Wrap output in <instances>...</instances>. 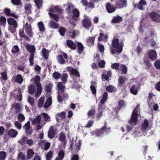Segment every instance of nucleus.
Listing matches in <instances>:
<instances>
[{"mask_svg": "<svg viewBox=\"0 0 160 160\" xmlns=\"http://www.w3.org/2000/svg\"><path fill=\"white\" fill-rule=\"evenodd\" d=\"M112 45L113 48L116 50V52L120 53L122 52L123 46V42H119L118 39L114 37L112 40Z\"/></svg>", "mask_w": 160, "mask_h": 160, "instance_id": "obj_1", "label": "nucleus"}, {"mask_svg": "<svg viewBox=\"0 0 160 160\" xmlns=\"http://www.w3.org/2000/svg\"><path fill=\"white\" fill-rule=\"evenodd\" d=\"M139 104H138L134 109L132 114L130 120L128 121L131 125L134 123V125H135L138 122V112L139 111Z\"/></svg>", "mask_w": 160, "mask_h": 160, "instance_id": "obj_2", "label": "nucleus"}, {"mask_svg": "<svg viewBox=\"0 0 160 160\" xmlns=\"http://www.w3.org/2000/svg\"><path fill=\"white\" fill-rule=\"evenodd\" d=\"M27 50L30 52V56L29 58V61L30 65L32 66L33 65V60L34 54L35 52V48L34 45H30L27 44L25 46Z\"/></svg>", "mask_w": 160, "mask_h": 160, "instance_id": "obj_3", "label": "nucleus"}, {"mask_svg": "<svg viewBox=\"0 0 160 160\" xmlns=\"http://www.w3.org/2000/svg\"><path fill=\"white\" fill-rule=\"evenodd\" d=\"M110 128H107V123L106 122L104 125L100 129L97 130L95 132L96 136L98 137L103 135L105 133L107 134L110 132Z\"/></svg>", "mask_w": 160, "mask_h": 160, "instance_id": "obj_4", "label": "nucleus"}, {"mask_svg": "<svg viewBox=\"0 0 160 160\" xmlns=\"http://www.w3.org/2000/svg\"><path fill=\"white\" fill-rule=\"evenodd\" d=\"M115 6L117 9H121L127 6V0H115Z\"/></svg>", "mask_w": 160, "mask_h": 160, "instance_id": "obj_5", "label": "nucleus"}, {"mask_svg": "<svg viewBox=\"0 0 160 160\" xmlns=\"http://www.w3.org/2000/svg\"><path fill=\"white\" fill-rule=\"evenodd\" d=\"M23 28L27 35L29 37L32 38L33 34L31 26L27 22L23 26Z\"/></svg>", "mask_w": 160, "mask_h": 160, "instance_id": "obj_6", "label": "nucleus"}, {"mask_svg": "<svg viewBox=\"0 0 160 160\" xmlns=\"http://www.w3.org/2000/svg\"><path fill=\"white\" fill-rule=\"evenodd\" d=\"M149 16L153 21L157 23L160 22V15L157 13L152 12L149 13Z\"/></svg>", "mask_w": 160, "mask_h": 160, "instance_id": "obj_7", "label": "nucleus"}, {"mask_svg": "<svg viewBox=\"0 0 160 160\" xmlns=\"http://www.w3.org/2000/svg\"><path fill=\"white\" fill-rule=\"evenodd\" d=\"M82 20V26L86 29H88L91 26V22L90 19L87 17H86Z\"/></svg>", "mask_w": 160, "mask_h": 160, "instance_id": "obj_8", "label": "nucleus"}, {"mask_svg": "<svg viewBox=\"0 0 160 160\" xmlns=\"http://www.w3.org/2000/svg\"><path fill=\"white\" fill-rule=\"evenodd\" d=\"M147 4V2L145 0H140L138 3L135 4L133 5L134 8L138 9L140 10H143V6H146Z\"/></svg>", "mask_w": 160, "mask_h": 160, "instance_id": "obj_9", "label": "nucleus"}, {"mask_svg": "<svg viewBox=\"0 0 160 160\" xmlns=\"http://www.w3.org/2000/svg\"><path fill=\"white\" fill-rule=\"evenodd\" d=\"M23 78L20 74H18L16 76H13L11 81L12 82H15L19 84H21L23 82Z\"/></svg>", "mask_w": 160, "mask_h": 160, "instance_id": "obj_10", "label": "nucleus"}, {"mask_svg": "<svg viewBox=\"0 0 160 160\" xmlns=\"http://www.w3.org/2000/svg\"><path fill=\"white\" fill-rule=\"evenodd\" d=\"M106 8L107 11L109 13L114 12L116 8L115 6H113L109 2H108L106 4Z\"/></svg>", "mask_w": 160, "mask_h": 160, "instance_id": "obj_11", "label": "nucleus"}, {"mask_svg": "<svg viewBox=\"0 0 160 160\" xmlns=\"http://www.w3.org/2000/svg\"><path fill=\"white\" fill-rule=\"evenodd\" d=\"M57 129H54L52 126H50L49 128V130L48 132V137L50 139L53 138L56 135V132Z\"/></svg>", "mask_w": 160, "mask_h": 160, "instance_id": "obj_12", "label": "nucleus"}, {"mask_svg": "<svg viewBox=\"0 0 160 160\" xmlns=\"http://www.w3.org/2000/svg\"><path fill=\"white\" fill-rule=\"evenodd\" d=\"M7 22L9 25L12 26L14 28L16 29L17 28L18 23L14 19L9 18L7 19Z\"/></svg>", "mask_w": 160, "mask_h": 160, "instance_id": "obj_13", "label": "nucleus"}, {"mask_svg": "<svg viewBox=\"0 0 160 160\" xmlns=\"http://www.w3.org/2000/svg\"><path fill=\"white\" fill-rule=\"evenodd\" d=\"M91 85L90 86V88L92 92V94L96 95L97 93V90L96 89L97 86V83L95 81H92L91 82Z\"/></svg>", "mask_w": 160, "mask_h": 160, "instance_id": "obj_14", "label": "nucleus"}, {"mask_svg": "<svg viewBox=\"0 0 160 160\" xmlns=\"http://www.w3.org/2000/svg\"><path fill=\"white\" fill-rule=\"evenodd\" d=\"M143 62L148 68H150L152 66V63L148 57L144 56L143 58Z\"/></svg>", "mask_w": 160, "mask_h": 160, "instance_id": "obj_15", "label": "nucleus"}, {"mask_svg": "<svg viewBox=\"0 0 160 160\" xmlns=\"http://www.w3.org/2000/svg\"><path fill=\"white\" fill-rule=\"evenodd\" d=\"M157 53L154 50H151L148 53V57L151 60H154L157 58Z\"/></svg>", "mask_w": 160, "mask_h": 160, "instance_id": "obj_16", "label": "nucleus"}, {"mask_svg": "<svg viewBox=\"0 0 160 160\" xmlns=\"http://www.w3.org/2000/svg\"><path fill=\"white\" fill-rule=\"evenodd\" d=\"M18 134V132L17 130L13 129H10L8 132V135L12 138H15Z\"/></svg>", "mask_w": 160, "mask_h": 160, "instance_id": "obj_17", "label": "nucleus"}, {"mask_svg": "<svg viewBox=\"0 0 160 160\" xmlns=\"http://www.w3.org/2000/svg\"><path fill=\"white\" fill-rule=\"evenodd\" d=\"M66 43L68 46L71 49L75 50L76 49V45L72 41L68 40L67 41Z\"/></svg>", "mask_w": 160, "mask_h": 160, "instance_id": "obj_18", "label": "nucleus"}, {"mask_svg": "<svg viewBox=\"0 0 160 160\" xmlns=\"http://www.w3.org/2000/svg\"><path fill=\"white\" fill-rule=\"evenodd\" d=\"M126 78L125 77H123L122 76H120L118 79V87L121 88L123 84L125 83Z\"/></svg>", "mask_w": 160, "mask_h": 160, "instance_id": "obj_19", "label": "nucleus"}, {"mask_svg": "<svg viewBox=\"0 0 160 160\" xmlns=\"http://www.w3.org/2000/svg\"><path fill=\"white\" fill-rule=\"evenodd\" d=\"M77 52L79 55H81L84 50V47L82 44L80 42H78L77 44Z\"/></svg>", "mask_w": 160, "mask_h": 160, "instance_id": "obj_20", "label": "nucleus"}, {"mask_svg": "<svg viewBox=\"0 0 160 160\" xmlns=\"http://www.w3.org/2000/svg\"><path fill=\"white\" fill-rule=\"evenodd\" d=\"M108 97V93L107 92H105L103 93L102 98L100 100V103L102 104H104L107 99Z\"/></svg>", "mask_w": 160, "mask_h": 160, "instance_id": "obj_21", "label": "nucleus"}, {"mask_svg": "<svg viewBox=\"0 0 160 160\" xmlns=\"http://www.w3.org/2000/svg\"><path fill=\"white\" fill-rule=\"evenodd\" d=\"M52 103V99L51 98H49L47 99L43 105L44 108L46 109L50 106Z\"/></svg>", "mask_w": 160, "mask_h": 160, "instance_id": "obj_22", "label": "nucleus"}, {"mask_svg": "<svg viewBox=\"0 0 160 160\" xmlns=\"http://www.w3.org/2000/svg\"><path fill=\"white\" fill-rule=\"evenodd\" d=\"M149 122L147 120L145 119L141 125V129L142 130H146L148 127Z\"/></svg>", "mask_w": 160, "mask_h": 160, "instance_id": "obj_23", "label": "nucleus"}, {"mask_svg": "<svg viewBox=\"0 0 160 160\" xmlns=\"http://www.w3.org/2000/svg\"><path fill=\"white\" fill-rule=\"evenodd\" d=\"M27 157L28 159H31L34 154V152L32 149H28L27 152Z\"/></svg>", "mask_w": 160, "mask_h": 160, "instance_id": "obj_24", "label": "nucleus"}, {"mask_svg": "<svg viewBox=\"0 0 160 160\" xmlns=\"http://www.w3.org/2000/svg\"><path fill=\"white\" fill-rule=\"evenodd\" d=\"M106 90L109 92L112 93L117 91V89L112 85H109L106 88Z\"/></svg>", "mask_w": 160, "mask_h": 160, "instance_id": "obj_25", "label": "nucleus"}, {"mask_svg": "<svg viewBox=\"0 0 160 160\" xmlns=\"http://www.w3.org/2000/svg\"><path fill=\"white\" fill-rule=\"evenodd\" d=\"M57 85L59 92H63L64 91V88L65 87L64 86L62 82H58Z\"/></svg>", "mask_w": 160, "mask_h": 160, "instance_id": "obj_26", "label": "nucleus"}, {"mask_svg": "<svg viewBox=\"0 0 160 160\" xmlns=\"http://www.w3.org/2000/svg\"><path fill=\"white\" fill-rule=\"evenodd\" d=\"M19 34L20 37H22L25 39V40L28 41L29 40L28 37L25 35L23 29H20L19 31Z\"/></svg>", "mask_w": 160, "mask_h": 160, "instance_id": "obj_27", "label": "nucleus"}, {"mask_svg": "<svg viewBox=\"0 0 160 160\" xmlns=\"http://www.w3.org/2000/svg\"><path fill=\"white\" fill-rule=\"evenodd\" d=\"M122 17L118 16L113 18L112 20V23H119L122 21Z\"/></svg>", "mask_w": 160, "mask_h": 160, "instance_id": "obj_28", "label": "nucleus"}, {"mask_svg": "<svg viewBox=\"0 0 160 160\" xmlns=\"http://www.w3.org/2000/svg\"><path fill=\"white\" fill-rule=\"evenodd\" d=\"M36 91V88L35 86L31 85L28 89V92L31 94H33Z\"/></svg>", "mask_w": 160, "mask_h": 160, "instance_id": "obj_29", "label": "nucleus"}, {"mask_svg": "<svg viewBox=\"0 0 160 160\" xmlns=\"http://www.w3.org/2000/svg\"><path fill=\"white\" fill-rule=\"evenodd\" d=\"M38 25L40 32H44L45 31L44 25L42 22H39L38 23Z\"/></svg>", "mask_w": 160, "mask_h": 160, "instance_id": "obj_30", "label": "nucleus"}, {"mask_svg": "<svg viewBox=\"0 0 160 160\" xmlns=\"http://www.w3.org/2000/svg\"><path fill=\"white\" fill-rule=\"evenodd\" d=\"M57 61L58 63L62 64H64L66 62L63 56L61 55L57 56Z\"/></svg>", "mask_w": 160, "mask_h": 160, "instance_id": "obj_31", "label": "nucleus"}, {"mask_svg": "<svg viewBox=\"0 0 160 160\" xmlns=\"http://www.w3.org/2000/svg\"><path fill=\"white\" fill-rule=\"evenodd\" d=\"M74 5L72 3H69L66 9V12L68 14H70L73 9Z\"/></svg>", "mask_w": 160, "mask_h": 160, "instance_id": "obj_32", "label": "nucleus"}, {"mask_svg": "<svg viewBox=\"0 0 160 160\" xmlns=\"http://www.w3.org/2000/svg\"><path fill=\"white\" fill-rule=\"evenodd\" d=\"M94 38L92 37H89L86 40L87 44L89 46H92L94 42Z\"/></svg>", "mask_w": 160, "mask_h": 160, "instance_id": "obj_33", "label": "nucleus"}, {"mask_svg": "<svg viewBox=\"0 0 160 160\" xmlns=\"http://www.w3.org/2000/svg\"><path fill=\"white\" fill-rule=\"evenodd\" d=\"M28 138L25 136H23L21 139L18 141V143H20L22 146H23L26 143Z\"/></svg>", "mask_w": 160, "mask_h": 160, "instance_id": "obj_34", "label": "nucleus"}, {"mask_svg": "<svg viewBox=\"0 0 160 160\" xmlns=\"http://www.w3.org/2000/svg\"><path fill=\"white\" fill-rule=\"evenodd\" d=\"M31 4H26L25 5V9L26 11V13L27 14H30L31 13Z\"/></svg>", "mask_w": 160, "mask_h": 160, "instance_id": "obj_35", "label": "nucleus"}, {"mask_svg": "<svg viewBox=\"0 0 160 160\" xmlns=\"http://www.w3.org/2000/svg\"><path fill=\"white\" fill-rule=\"evenodd\" d=\"M41 120V117L40 115L37 116L35 119L32 121V123L33 124H39L40 123Z\"/></svg>", "mask_w": 160, "mask_h": 160, "instance_id": "obj_36", "label": "nucleus"}, {"mask_svg": "<svg viewBox=\"0 0 160 160\" xmlns=\"http://www.w3.org/2000/svg\"><path fill=\"white\" fill-rule=\"evenodd\" d=\"M44 100L45 98L43 97H41L40 98L38 104V106L39 108H41L42 107Z\"/></svg>", "mask_w": 160, "mask_h": 160, "instance_id": "obj_37", "label": "nucleus"}, {"mask_svg": "<svg viewBox=\"0 0 160 160\" xmlns=\"http://www.w3.org/2000/svg\"><path fill=\"white\" fill-rule=\"evenodd\" d=\"M42 52L43 58L46 59H48V52L45 48H43L42 49Z\"/></svg>", "mask_w": 160, "mask_h": 160, "instance_id": "obj_38", "label": "nucleus"}, {"mask_svg": "<svg viewBox=\"0 0 160 160\" xmlns=\"http://www.w3.org/2000/svg\"><path fill=\"white\" fill-rule=\"evenodd\" d=\"M58 156L56 158H58L59 160H62L65 155L64 152L62 150H60L58 152Z\"/></svg>", "mask_w": 160, "mask_h": 160, "instance_id": "obj_39", "label": "nucleus"}, {"mask_svg": "<svg viewBox=\"0 0 160 160\" xmlns=\"http://www.w3.org/2000/svg\"><path fill=\"white\" fill-rule=\"evenodd\" d=\"M12 108H15V112L17 114L20 111V104L16 103L15 104H12Z\"/></svg>", "mask_w": 160, "mask_h": 160, "instance_id": "obj_40", "label": "nucleus"}, {"mask_svg": "<svg viewBox=\"0 0 160 160\" xmlns=\"http://www.w3.org/2000/svg\"><path fill=\"white\" fill-rule=\"evenodd\" d=\"M49 15L51 18H53V19L56 21V22H58L59 20V18L58 16L54 13L52 12H49Z\"/></svg>", "mask_w": 160, "mask_h": 160, "instance_id": "obj_41", "label": "nucleus"}, {"mask_svg": "<svg viewBox=\"0 0 160 160\" xmlns=\"http://www.w3.org/2000/svg\"><path fill=\"white\" fill-rule=\"evenodd\" d=\"M50 27L52 28L56 29L58 27V25L53 21L51 20L50 22Z\"/></svg>", "mask_w": 160, "mask_h": 160, "instance_id": "obj_42", "label": "nucleus"}, {"mask_svg": "<svg viewBox=\"0 0 160 160\" xmlns=\"http://www.w3.org/2000/svg\"><path fill=\"white\" fill-rule=\"evenodd\" d=\"M118 105L120 108H124L126 105V102L123 100H120L118 102Z\"/></svg>", "mask_w": 160, "mask_h": 160, "instance_id": "obj_43", "label": "nucleus"}, {"mask_svg": "<svg viewBox=\"0 0 160 160\" xmlns=\"http://www.w3.org/2000/svg\"><path fill=\"white\" fill-rule=\"evenodd\" d=\"M70 74L78 77H80V76L78 72L76 69L72 68L70 72Z\"/></svg>", "mask_w": 160, "mask_h": 160, "instance_id": "obj_44", "label": "nucleus"}, {"mask_svg": "<svg viewBox=\"0 0 160 160\" xmlns=\"http://www.w3.org/2000/svg\"><path fill=\"white\" fill-rule=\"evenodd\" d=\"M41 115L43 116V118L45 122H49L50 121V117L45 112L42 113Z\"/></svg>", "mask_w": 160, "mask_h": 160, "instance_id": "obj_45", "label": "nucleus"}, {"mask_svg": "<svg viewBox=\"0 0 160 160\" xmlns=\"http://www.w3.org/2000/svg\"><path fill=\"white\" fill-rule=\"evenodd\" d=\"M34 2L37 6V8L40 9V7L42 5V0H35Z\"/></svg>", "mask_w": 160, "mask_h": 160, "instance_id": "obj_46", "label": "nucleus"}, {"mask_svg": "<svg viewBox=\"0 0 160 160\" xmlns=\"http://www.w3.org/2000/svg\"><path fill=\"white\" fill-rule=\"evenodd\" d=\"M96 110L95 108H92L89 110L87 113V115L88 117H92V116L94 115L95 113Z\"/></svg>", "mask_w": 160, "mask_h": 160, "instance_id": "obj_47", "label": "nucleus"}, {"mask_svg": "<svg viewBox=\"0 0 160 160\" xmlns=\"http://www.w3.org/2000/svg\"><path fill=\"white\" fill-rule=\"evenodd\" d=\"M52 76L56 79H58L61 76V74L58 72H55L52 74Z\"/></svg>", "mask_w": 160, "mask_h": 160, "instance_id": "obj_48", "label": "nucleus"}, {"mask_svg": "<svg viewBox=\"0 0 160 160\" xmlns=\"http://www.w3.org/2000/svg\"><path fill=\"white\" fill-rule=\"evenodd\" d=\"M68 77V75L67 73H63L61 76V80L63 83H65L67 82Z\"/></svg>", "mask_w": 160, "mask_h": 160, "instance_id": "obj_49", "label": "nucleus"}, {"mask_svg": "<svg viewBox=\"0 0 160 160\" xmlns=\"http://www.w3.org/2000/svg\"><path fill=\"white\" fill-rule=\"evenodd\" d=\"M18 119L19 122H21L25 120V117L22 114L19 113L18 116Z\"/></svg>", "mask_w": 160, "mask_h": 160, "instance_id": "obj_50", "label": "nucleus"}, {"mask_svg": "<svg viewBox=\"0 0 160 160\" xmlns=\"http://www.w3.org/2000/svg\"><path fill=\"white\" fill-rule=\"evenodd\" d=\"M19 48L18 46L17 45H15L13 48H12L11 50V52L12 54H15L17 53L19 51Z\"/></svg>", "mask_w": 160, "mask_h": 160, "instance_id": "obj_51", "label": "nucleus"}, {"mask_svg": "<svg viewBox=\"0 0 160 160\" xmlns=\"http://www.w3.org/2000/svg\"><path fill=\"white\" fill-rule=\"evenodd\" d=\"M103 114V111H100L97 110L96 114V118L97 120H99L100 118L102 117Z\"/></svg>", "mask_w": 160, "mask_h": 160, "instance_id": "obj_52", "label": "nucleus"}, {"mask_svg": "<svg viewBox=\"0 0 160 160\" xmlns=\"http://www.w3.org/2000/svg\"><path fill=\"white\" fill-rule=\"evenodd\" d=\"M154 67L157 69H160V60L157 59L155 60L154 64Z\"/></svg>", "mask_w": 160, "mask_h": 160, "instance_id": "obj_53", "label": "nucleus"}, {"mask_svg": "<svg viewBox=\"0 0 160 160\" xmlns=\"http://www.w3.org/2000/svg\"><path fill=\"white\" fill-rule=\"evenodd\" d=\"M66 136L65 134L62 132H61L60 134L59 140L61 142L65 141Z\"/></svg>", "mask_w": 160, "mask_h": 160, "instance_id": "obj_54", "label": "nucleus"}, {"mask_svg": "<svg viewBox=\"0 0 160 160\" xmlns=\"http://www.w3.org/2000/svg\"><path fill=\"white\" fill-rule=\"evenodd\" d=\"M0 74L3 80L6 81L8 80V78L6 71L4 70L3 72H2L0 73Z\"/></svg>", "mask_w": 160, "mask_h": 160, "instance_id": "obj_55", "label": "nucleus"}, {"mask_svg": "<svg viewBox=\"0 0 160 160\" xmlns=\"http://www.w3.org/2000/svg\"><path fill=\"white\" fill-rule=\"evenodd\" d=\"M7 154L4 151L0 152V160H4L6 157Z\"/></svg>", "mask_w": 160, "mask_h": 160, "instance_id": "obj_56", "label": "nucleus"}, {"mask_svg": "<svg viewBox=\"0 0 160 160\" xmlns=\"http://www.w3.org/2000/svg\"><path fill=\"white\" fill-rule=\"evenodd\" d=\"M46 160H50L52 157V151H49L46 154Z\"/></svg>", "mask_w": 160, "mask_h": 160, "instance_id": "obj_57", "label": "nucleus"}, {"mask_svg": "<svg viewBox=\"0 0 160 160\" xmlns=\"http://www.w3.org/2000/svg\"><path fill=\"white\" fill-rule=\"evenodd\" d=\"M81 144V142L80 140L78 141V143L76 144L75 145V150L77 152H78L79 150H80Z\"/></svg>", "mask_w": 160, "mask_h": 160, "instance_id": "obj_58", "label": "nucleus"}, {"mask_svg": "<svg viewBox=\"0 0 160 160\" xmlns=\"http://www.w3.org/2000/svg\"><path fill=\"white\" fill-rule=\"evenodd\" d=\"M72 13L73 17H79V12L77 9H73L72 11Z\"/></svg>", "mask_w": 160, "mask_h": 160, "instance_id": "obj_59", "label": "nucleus"}, {"mask_svg": "<svg viewBox=\"0 0 160 160\" xmlns=\"http://www.w3.org/2000/svg\"><path fill=\"white\" fill-rule=\"evenodd\" d=\"M135 86L133 85L130 89L131 92L134 95H136L138 92V91L135 88Z\"/></svg>", "mask_w": 160, "mask_h": 160, "instance_id": "obj_60", "label": "nucleus"}, {"mask_svg": "<svg viewBox=\"0 0 160 160\" xmlns=\"http://www.w3.org/2000/svg\"><path fill=\"white\" fill-rule=\"evenodd\" d=\"M66 30L65 28L61 27L59 28V31L60 35L62 36H63L65 35V32H66Z\"/></svg>", "mask_w": 160, "mask_h": 160, "instance_id": "obj_61", "label": "nucleus"}, {"mask_svg": "<svg viewBox=\"0 0 160 160\" xmlns=\"http://www.w3.org/2000/svg\"><path fill=\"white\" fill-rule=\"evenodd\" d=\"M121 70L122 72L124 74H126L127 72V68L125 65L121 64Z\"/></svg>", "mask_w": 160, "mask_h": 160, "instance_id": "obj_62", "label": "nucleus"}, {"mask_svg": "<svg viewBox=\"0 0 160 160\" xmlns=\"http://www.w3.org/2000/svg\"><path fill=\"white\" fill-rule=\"evenodd\" d=\"M3 12L5 13L6 16H9L11 12V11L9 8H5L3 10Z\"/></svg>", "mask_w": 160, "mask_h": 160, "instance_id": "obj_63", "label": "nucleus"}, {"mask_svg": "<svg viewBox=\"0 0 160 160\" xmlns=\"http://www.w3.org/2000/svg\"><path fill=\"white\" fill-rule=\"evenodd\" d=\"M18 157L19 158L22 159V160H27L24 154L22 152H20L19 153Z\"/></svg>", "mask_w": 160, "mask_h": 160, "instance_id": "obj_64", "label": "nucleus"}]
</instances>
